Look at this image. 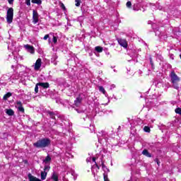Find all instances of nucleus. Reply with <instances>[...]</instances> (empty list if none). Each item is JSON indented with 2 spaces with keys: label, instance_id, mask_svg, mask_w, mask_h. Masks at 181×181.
<instances>
[{
  "label": "nucleus",
  "instance_id": "1",
  "mask_svg": "<svg viewBox=\"0 0 181 181\" xmlns=\"http://www.w3.org/2000/svg\"><path fill=\"white\" fill-rule=\"evenodd\" d=\"M50 144H52V141L49 138H43L40 139L38 141H37L35 143L33 144V146L35 148H47L50 146Z\"/></svg>",
  "mask_w": 181,
  "mask_h": 181
},
{
  "label": "nucleus",
  "instance_id": "2",
  "mask_svg": "<svg viewBox=\"0 0 181 181\" xmlns=\"http://www.w3.org/2000/svg\"><path fill=\"white\" fill-rule=\"evenodd\" d=\"M170 81L173 83V87L175 90H179V83H180V78L173 71L170 74Z\"/></svg>",
  "mask_w": 181,
  "mask_h": 181
},
{
  "label": "nucleus",
  "instance_id": "3",
  "mask_svg": "<svg viewBox=\"0 0 181 181\" xmlns=\"http://www.w3.org/2000/svg\"><path fill=\"white\" fill-rule=\"evenodd\" d=\"M6 21L7 23H12L13 22V8H8L7 10L6 15Z\"/></svg>",
  "mask_w": 181,
  "mask_h": 181
},
{
  "label": "nucleus",
  "instance_id": "4",
  "mask_svg": "<svg viewBox=\"0 0 181 181\" xmlns=\"http://www.w3.org/2000/svg\"><path fill=\"white\" fill-rule=\"evenodd\" d=\"M50 170V166L49 165H45L44 167V171L41 172V180H45L47 176V172Z\"/></svg>",
  "mask_w": 181,
  "mask_h": 181
},
{
  "label": "nucleus",
  "instance_id": "5",
  "mask_svg": "<svg viewBox=\"0 0 181 181\" xmlns=\"http://www.w3.org/2000/svg\"><path fill=\"white\" fill-rule=\"evenodd\" d=\"M117 40L119 45H120V46H122V47H124V49H127V47H128V42H127V40L122 38H117Z\"/></svg>",
  "mask_w": 181,
  "mask_h": 181
},
{
  "label": "nucleus",
  "instance_id": "6",
  "mask_svg": "<svg viewBox=\"0 0 181 181\" xmlns=\"http://www.w3.org/2000/svg\"><path fill=\"white\" fill-rule=\"evenodd\" d=\"M33 23H37L39 22V13L36 10L33 11Z\"/></svg>",
  "mask_w": 181,
  "mask_h": 181
},
{
  "label": "nucleus",
  "instance_id": "7",
  "mask_svg": "<svg viewBox=\"0 0 181 181\" xmlns=\"http://www.w3.org/2000/svg\"><path fill=\"white\" fill-rule=\"evenodd\" d=\"M25 49L28 52V53H30L31 54H35V47L30 45H24Z\"/></svg>",
  "mask_w": 181,
  "mask_h": 181
},
{
  "label": "nucleus",
  "instance_id": "8",
  "mask_svg": "<svg viewBox=\"0 0 181 181\" xmlns=\"http://www.w3.org/2000/svg\"><path fill=\"white\" fill-rule=\"evenodd\" d=\"M82 101H83V98H81V95H79L74 100L75 107H80V104H81Z\"/></svg>",
  "mask_w": 181,
  "mask_h": 181
},
{
  "label": "nucleus",
  "instance_id": "9",
  "mask_svg": "<svg viewBox=\"0 0 181 181\" xmlns=\"http://www.w3.org/2000/svg\"><path fill=\"white\" fill-rule=\"evenodd\" d=\"M17 105H18V110L20 112H22L23 114H24L25 112V108H23V105L22 104L21 101H17L16 102Z\"/></svg>",
  "mask_w": 181,
  "mask_h": 181
},
{
  "label": "nucleus",
  "instance_id": "10",
  "mask_svg": "<svg viewBox=\"0 0 181 181\" xmlns=\"http://www.w3.org/2000/svg\"><path fill=\"white\" fill-rule=\"evenodd\" d=\"M40 67H42V59L39 58L35 62V70H39Z\"/></svg>",
  "mask_w": 181,
  "mask_h": 181
},
{
  "label": "nucleus",
  "instance_id": "11",
  "mask_svg": "<svg viewBox=\"0 0 181 181\" xmlns=\"http://www.w3.org/2000/svg\"><path fill=\"white\" fill-rule=\"evenodd\" d=\"M38 85L40 86V87H42V88H49V87H50V84H49V83L47 82H39Z\"/></svg>",
  "mask_w": 181,
  "mask_h": 181
},
{
  "label": "nucleus",
  "instance_id": "12",
  "mask_svg": "<svg viewBox=\"0 0 181 181\" xmlns=\"http://www.w3.org/2000/svg\"><path fill=\"white\" fill-rule=\"evenodd\" d=\"M142 155H144V156H146L147 158H152V154H151L147 149H144L142 151Z\"/></svg>",
  "mask_w": 181,
  "mask_h": 181
},
{
  "label": "nucleus",
  "instance_id": "13",
  "mask_svg": "<svg viewBox=\"0 0 181 181\" xmlns=\"http://www.w3.org/2000/svg\"><path fill=\"white\" fill-rule=\"evenodd\" d=\"M6 113L7 114V115H9L10 117H12L13 115H15V112L12 109H8L6 111Z\"/></svg>",
  "mask_w": 181,
  "mask_h": 181
},
{
  "label": "nucleus",
  "instance_id": "14",
  "mask_svg": "<svg viewBox=\"0 0 181 181\" xmlns=\"http://www.w3.org/2000/svg\"><path fill=\"white\" fill-rule=\"evenodd\" d=\"M51 179L53 181H59V175L56 173H53Z\"/></svg>",
  "mask_w": 181,
  "mask_h": 181
},
{
  "label": "nucleus",
  "instance_id": "15",
  "mask_svg": "<svg viewBox=\"0 0 181 181\" xmlns=\"http://www.w3.org/2000/svg\"><path fill=\"white\" fill-rule=\"evenodd\" d=\"M95 52H98V53H103V50H104V48L101 46H97L95 47Z\"/></svg>",
  "mask_w": 181,
  "mask_h": 181
},
{
  "label": "nucleus",
  "instance_id": "16",
  "mask_svg": "<svg viewBox=\"0 0 181 181\" xmlns=\"http://www.w3.org/2000/svg\"><path fill=\"white\" fill-rule=\"evenodd\" d=\"M9 97H12V93L11 92H8L7 93H6L4 95V100H8V98H9Z\"/></svg>",
  "mask_w": 181,
  "mask_h": 181
},
{
  "label": "nucleus",
  "instance_id": "17",
  "mask_svg": "<svg viewBox=\"0 0 181 181\" xmlns=\"http://www.w3.org/2000/svg\"><path fill=\"white\" fill-rule=\"evenodd\" d=\"M47 114H49V118H51L52 119H56V117L54 116V112L48 111Z\"/></svg>",
  "mask_w": 181,
  "mask_h": 181
},
{
  "label": "nucleus",
  "instance_id": "18",
  "mask_svg": "<svg viewBox=\"0 0 181 181\" xmlns=\"http://www.w3.org/2000/svg\"><path fill=\"white\" fill-rule=\"evenodd\" d=\"M32 4H36L37 5H42V0H31Z\"/></svg>",
  "mask_w": 181,
  "mask_h": 181
},
{
  "label": "nucleus",
  "instance_id": "19",
  "mask_svg": "<svg viewBox=\"0 0 181 181\" xmlns=\"http://www.w3.org/2000/svg\"><path fill=\"white\" fill-rule=\"evenodd\" d=\"M50 160H52V158L50 157V156H47L45 157V159L43 160V162L45 163H47V162H50Z\"/></svg>",
  "mask_w": 181,
  "mask_h": 181
},
{
  "label": "nucleus",
  "instance_id": "20",
  "mask_svg": "<svg viewBox=\"0 0 181 181\" xmlns=\"http://www.w3.org/2000/svg\"><path fill=\"white\" fill-rule=\"evenodd\" d=\"M99 91H100V93H103V94H105V89L104 88V87L103 86H99Z\"/></svg>",
  "mask_w": 181,
  "mask_h": 181
},
{
  "label": "nucleus",
  "instance_id": "21",
  "mask_svg": "<svg viewBox=\"0 0 181 181\" xmlns=\"http://www.w3.org/2000/svg\"><path fill=\"white\" fill-rule=\"evenodd\" d=\"M81 4V0H75V6L78 7Z\"/></svg>",
  "mask_w": 181,
  "mask_h": 181
},
{
  "label": "nucleus",
  "instance_id": "22",
  "mask_svg": "<svg viewBox=\"0 0 181 181\" xmlns=\"http://www.w3.org/2000/svg\"><path fill=\"white\" fill-rule=\"evenodd\" d=\"M144 131L145 132H151V128L149 127H148V126H145L144 127Z\"/></svg>",
  "mask_w": 181,
  "mask_h": 181
},
{
  "label": "nucleus",
  "instance_id": "23",
  "mask_svg": "<svg viewBox=\"0 0 181 181\" xmlns=\"http://www.w3.org/2000/svg\"><path fill=\"white\" fill-rule=\"evenodd\" d=\"M175 112L176 114H179V115H181V108L180 107H177L175 110Z\"/></svg>",
  "mask_w": 181,
  "mask_h": 181
},
{
  "label": "nucleus",
  "instance_id": "24",
  "mask_svg": "<svg viewBox=\"0 0 181 181\" xmlns=\"http://www.w3.org/2000/svg\"><path fill=\"white\" fill-rule=\"evenodd\" d=\"M35 93L36 94H37V93H39V85H38V83H36V85H35Z\"/></svg>",
  "mask_w": 181,
  "mask_h": 181
},
{
  "label": "nucleus",
  "instance_id": "25",
  "mask_svg": "<svg viewBox=\"0 0 181 181\" xmlns=\"http://www.w3.org/2000/svg\"><path fill=\"white\" fill-rule=\"evenodd\" d=\"M127 8H132V3L131 1H127L126 4Z\"/></svg>",
  "mask_w": 181,
  "mask_h": 181
},
{
  "label": "nucleus",
  "instance_id": "26",
  "mask_svg": "<svg viewBox=\"0 0 181 181\" xmlns=\"http://www.w3.org/2000/svg\"><path fill=\"white\" fill-rule=\"evenodd\" d=\"M103 179L104 181H110V179H108V175L103 174Z\"/></svg>",
  "mask_w": 181,
  "mask_h": 181
},
{
  "label": "nucleus",
  "instance_id": "27",
  "mask_svg": "<svg viewBox=\"0 0 181 181\" xmlns=\"http://www.w3.org/2000/svg\"><path fill=\"white\" fill-rule=\"evenodd\" d=\"M53 42L54 44L57 43V37L53 36Z\"/></svg>",
  "mask_w": 181,
  "mask_h": 181
},
{
  "label": "nucleus",
  "instance_id": "28",
  "mask_svg": "<svg viewBox=\"0 0 181 181\" xmlns=\"http://www.w3.org/2000/svg\"><path fill=\"white\" fill-rule=\"evenodd\" d=\"M25 4L28 6H30V0H25Z\"/></svg>",
  "mask_w": 181,
  "mask_h": 181
},
{
  "label": "nucleus",
  "instance_id": "29",
  "mask_svg": "<svg viewBox=\"0 0 181 181\" xmlns=\"http://www.w3.org/2000/svg\"><path fill=\"white\" fill-rule=\"evenodd\" d=\"M61 8L63 9V11H66V6H64V4L62 3Z\"/></svg>",
  "mask_w": 181,
  "mask_h": 181
},
{
  "label": "nucleus",
  "instance_id": "30",
  "mask_svg": "<svg viewBox=\"0 0 181 181\" xmlns=\"http://www.w3.org/2000/svg\"><path fill=\"white\" fill-rule=\"evenodd\" d=\"M49 34L45 35L44 36V40H47V39H49Z\"/></svg>",
  "mask_w": 181,
  "mask_h": 181
},
{
  "label": "nucleus",
  "instance_id": "31",
  "mask_svg": "<svg viewBox=\"0 0 181 181\" xmlns=\"http://www.w3.org/2000/svg\"><path fill=\"white\" fill-rule=\"evenodd\" d=\"M92 160H93V162H94L95 164L97 163V162L95 161V160H97V158L93 157Z\"/></svg>",
  "mask_w": 181,
  "mask_h": 181
},
{
  "label": "nucleus",
  "instance_id": "32",
  "mask_svg": "<svg viewBox=\"0 0 181 181\" xmlns=\"http://www.w3.org/2000/svg\"><path fill=\"white\" fill-rule=\"evenodd\" d=\"M8 2L10 5H12L13 4V0H8Z\"/></svg>",
  "mask_w": 181,
  "mask_h": 181
},
{
  "label": "nucleus",
  "instance_id": "33",
  "mask_svg": "<svg viewBox=\"0 0 181 181\" xmlns=\"http://www.w3.org/2000/svg\"><path fill=\"white\" fill-rule=\"evenodd\" d=\"M102 168L103 169L105 168V164H104L103 161H102Z\"/></svg>",
  "mask_w": 181,
  "mask_h": 181
},
{
  "label": "nucleus",
  "instance_id": "34",
  "mask_svg": "<svg viewBox=\"0 0 181 181\" xmlns=\"http://www.w3.org/2000/svg\"><path fill=\"white\" fill-rule=\"evenodd\" d=\"M95 166L97 168V169L100 170V166L97 163H95Z\"/></svg>",
  "mask_w": 181,
  "mask_h": 181
},
{
  "label": "nucleus",
  "instance_id": "35",
  "mask_svg": "<svg viewBox=\"0 0 181 181\" xmlns=\"http://www.w3.org/2000/svg\"><path fill=\"white\" fill-rule=\"evenodd\" d=\"M150 63H151V66H153V62H152V59H151V60H150Z\"/></svg>",
  "mask_w": 181,
  "mask_h": 181
},
{
  "label": "nucleus",
  "instance_id": "36",
  "mask_svg": "<svg viewBox=\"0 0 181 181\" xmlns=\"http://www.w3.org/2000/svg\"><path fill=\"white\" fill-rule=\"evenodd\" d=\"M156 162L157 163L158 165H159V160L158 158L156 159Z\"/></svg>",
  "mask_w": 181,
  "mask_h": 181
},
{
  "label": "nucleus",
  "instance_id": "37",
  "mask_svg": "<svg viewBox=\"0 0 181 181\" xmlns=\"http://www.w3.org/2000/svg\"><path fill=\"white\" fill-rule=\"evenodd\" d=\"M23 181H26V180H23Z\"/></svg>",
  "mask_w": 181,
  "mask_h": 181
}]
</instances>
